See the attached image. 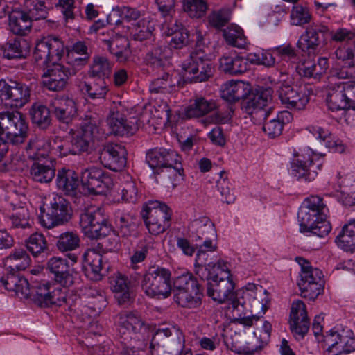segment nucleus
Here are the masks:
<instances>
[{
	"label": "nucleus",
	"instance_id": "nucleus-1",
	"mask_svg": "<svg viewBox=\"0 0 355 355\" xmlns=\"http://www.w3.org/2000/svg\"><path fill=\"white\" fill-rule=\"evenodd\" d=\"M210 276L204 280L207 282V295L213 300L218 303L229 302L228 309L232 308L233 312L242 311L245 304L250 305L251 313L255 314L241 318V323L245 326L250 327L254 321H257L259 316L257 314L265 313L268 299L266 290H263L261 286L248 284L242 291L234 292V284L229 268L222 275L220 271H214Z\"/></svg>",
	"mask_w": 355,
	"mask_h": 355
},
{
	"label": "nucleus",
	"instance_id": "nucleus-2",
	"mask_svg": "<svg viewBox=\"0 0 355 355\" xmlns=\"http://www.w3.org/2000/svg\"><path fill=\"white\" fill-rule=\"evenodd\" d=\"M328 213L329 209L321 197L311 196L307 198L297 213L300 232L319 237L327 236L331 230L330 223L327 220Z\"/></svg>",
	"mask_w": 355,
	"mask_h": 355
},
{
	"label": "nucleus",
	"instance_id": "nucleus-3",
	"mask_svg": "<svg viewBox=\"0 0 355 355\" xmlns=\"http://www.w3.org/2000/svg\"><path fill=\"white\" fill-rule=\"evenodd\" d=\"M195 40L198 49L191 51L189 56L182 62V78L185 83H202L212 76V64L202 49L205 46L202 32L196 29L192 35L191 40Z\"/></svg>",
	"mask_w": 355,
	"mask_h": 355
},
{
	"label": "nucleus",
	"instance_id": "nucleus-4",
	"mask_svg": "<svg viewBox=\"0 0 355 355\" xmlns=\"http://www.w3.org/2000/svg\"><path fill=\"white\" fill-rule=\"evenodd\" d=\"M28 123L19 111L0 112V141L12 144H22L28 136Z\"/></svg>",
	"mask_w": 355,
	"mask_h": 355
},
{
	"label": "nucleus",
	"instance_id": "nucleus-5",
	"mask_svg": "<svg viewBox=\"0 0 355 355\" xmlns=\"http://www.w3.org/2000/svg\"><path fill=\"white\" fill-rule=\"evenodd\" d=\"M40 222L48 229L62 225L71 217L69 202L62 196L53 193L40 207Z\"/></svg>",
	"mask_w": 355,
	"mask_h": 355
},
{
	"label": "nucleus",
	"instance_id": "nucleus-6",
	"mask_svg": "<svg viewBox=\"0 0 355 355\" xmlns=\"http://www.w3.org/2000/svg\"><path fill=\"white\" fill-rule=\"evenodd\" d=\"M80 226L83 234L91 239L110 235L112 227L103 210L96 206L85 207L80 214Z\"/></svg>",
	"mask_w": 355,
	"mask_h": 355
},
{
	"label": "nucleus",
	"instance_id": "nucleus-7",
	"mask_svg": "<svg viewBox=\"0 0 355 355\" xmlns=\"http://www.w3.org/2000/svg\"><path fill=\"white\" fill-rule=\"evenodd\" d=\"M101 117L96 113L85 115L79 129L70 132V138L76 154L88 151L95 139L101 136Z\"/></svg>",
	"mask_w": 355,
	"mask_h": 355
},
{
	"label": "nucleus",
	"instance_id": "nucleus-8",
	"mask_svg": "<svg viewBox=\"0 0 355 355\" xmlns=\"http://www.w3.org/2000/svg\"><path fill=\"white\" fill-rule=\"evenodd\" d=\"M146 162L155 171L166 168L173 175V181H178L183 175V168L180 155L173 150L164 148H155L146 153Z\"/></svg>",
	"mask_w": 355,
	"mask_h": 355
},
{
	"label": "nucleus",
	"instance_id": "nucleus-9",
	"mask_svg": "<svg viewBox=\"0 0 355 355\" xmlns=\"http://www.w3.org/2000/svg\"><path fill=\"white\" fill-rule=\"evenodd\" d=\"M141 216L151 234L158 235L171 226V211L166 204L159 201L150 200L146 203Z\"/></svg>",
	"mask_w": 355,
	"mask_h": 355
},
{
	"label": "nucleus",
	"instance_id": "nucleus-10",
	"mask_svg": "<svg viewBox=\"0 0 355 355\" xmlns=\"http://www.w3.org/2000/svg\"><path fill=\"white\" fill-rule=\"evenodd\" d=\"M171 276V272L168 269L150 268L143 277L142 290L150 297L166 298L172 291Z\"/></svg>",
	"mask_w": 355,
	"mask_h": 355
},
{
	"label": "nucleus",
	"instance_id": "nucleus-11",
	"mask_svg": "<svg viewBox=\"0 0 355 355\" xmlns=\"http://www.w3.org/2000/svg\"><path fill=\"white\" fill-rule=\"evenodd\" d=\"M296 259L301 266L300 279L297 282L301 296L314 300L323 290L322 272L313 268L307 260L302 257Z\"/></svg>",
	"mask_w": 355,
	"mask_h": 355
},
{
	"label": "nucleus",
	"instance_id": "nucleus-12",
	"mask_svg": "<svg viewBox=\"0 0 355 355\" xmlns=\"http://www.w3.org/2000/svg\"><path fill=\"white\" fill-rule=\"evenodd\" d=\"M327 355H345L355 351V337L348 327L336 326L324 337Z\"/></svg>",
	"mask_w": 355,
	"mask_h": 355
},
{
	"label": "nucleus",
	"instance_id": "nucleus-13",
	"mask_svg": "<svg viewBox=\"0 0 355 355\" xmlns=\"http://www.w3.org/2000/svg\"><path fill=\"white\" fill-rule=\"evenodd\" d=\"M67 287L60 288L57 284H51L48 282L37 283L35 284L34 300L40 306H49L50 305L62 306L73 303L78 299L71 296H67Z\"/></svg>",
	"mask_w": 355,
	"mask_h": 355
},
{
	"label": "nucleus",
	"instance_id": "nucleus-14",
	"mask_svg": "<svg viewBox=\"0 0 355 355\" xmlns=\"http://www.w3.org/2000/svg\"><path fill=\"white\" fill-rule=\"evenodd\" d=\"M322 165V158L307 148L303 153L295 155L291 162V172L297 179L304 178L310 182L315 180Z\"/></svg>",
	"mask_w": 355,
	"mask_h": 355
},
{
	"label": "nucleus",
	"instance_id": "nucleus-15",
	"mask_svg": "<svg viewBox=\"0 0 355 355\" xmlns=\"http://www.w3.org/2000/svg\"><path fill=\"white\" fill-rule=\"evenodd\" d=\"M64 53V45L58 37L48 36L38 40L33 57L38 65L49 66L58 62Z\"/></svg>",
	"mask_w": 355,
	"mask_h": 355
},
{
	"label": "nucleus",
	"instance_id": "nucleus-16",
	"mask_svg": "<svg viewBox=\"0 0 355 355\" xmlns=\"http://www.w3.org/2000/svg\"><path fill=\"white\" fill-rule=\"evenodd\" d=\"M330 110H340L355 105V81L330 83L327 96Z\"/></svg>",
	"mask_w": 355,
	"mask_h": 355
},
{
	"label": "nucleus",
	"instance_id": "nucleus-17",
	"mask_svg": "<svg viewBox=\"0 0 355 355\" xmlns=\"http://www.w3.org/2000/svg\"><path fill=\"white\" fill-rule=\"evenodd\" d=\"M29 87L21 82L0 80V98L7 106L21 108L30 101Z\"/></svg>",
	"mask_w": 355,
	"mask_h": 355
},
{
	"label": "nucleus",
	"instance_id": "nucleus-18",
	"mask_svg": "<svg viewBox=\"0 0 355 355\" xmlns=\"http://www.w3.org/2000/svg\"><path fill=\"white\" fill-rule=\"evenodd\" d=\"M83 187L90 194L102 195L112 187L113 180L110 174L98 167L85 168L81 172Z\"/></svg>",
	"mask_w": 355,
	"mask_h": 355
},
{
	"label": "nucleus",
	"instance_id": "nucleus-19",
	"mask_svg": "<svg viewBox=\"0 0 355 355\" xmlns=\"http://www.w3.org/2000/svg\"><path fill=\"white\" fill-rule=\"evenodd\" d=\"M76 73L75 69L55 62L46 67L42 76V85L50 91H62L68 85L69 78Z\"/></svg>",
	"mask_w": 355,
	"mask_h": 355
},
{
	"label": "nucleus",
	"instance_id": "nucleus-20",
	"mask_svg": "<svg viewBox=\"0 0 355 355\" xmlns=\"http://www.w3.org/2000/svg\"><path fill=\"white\" fill-rule=\"evenodd\" d=\"M277 92L282 103L287 108L302 110L309 101V92L305 85L282 83Z\"/></svg>",
	"mask_w": 355,
	"mask_h": 355
},
{
	"label": "nucleus",
	"instance_id": "nucleus-21",
	"mask_svg": "<svg viewBox=\"0 0 355 355\" xmlns=\"http://www.w3.org/2000/svg\"><path fill=\"white\" fill-rule=\"evenodd\" d=\"M148 327L136 313L124 311L119 315V333L120 338L125 341L144 338L146 340Z\"/></svg>",
	"mask_w": 355,
	"mask_h": 355
},
{
	"label": "nucleus",
	"instance_id": "nucleus-22",
	"mask_svg": "<svg viewBox=\"0 0 355 355\" xmlns=\"http://www.w3.org/2000/svg\"><path fill=\"white\" fill-rule=\"evenodd\" d=\"M335 63L331 69V78H355V62L350 45H340L331 55Z\"/></svg>",
	"mask_w": 355,
	"mask_h": 355
},
{
	"label": "nucleus",
	"instance_id": "nucleus-23",
	"mask_svg": "<svg viewBox=\"0 0 355 355\" xmlns=\"http://www.w3.org/2000/svg\"><path fill=\"white\" fill-rule=\"evenodd\" d=\"M198 249L196 253V257L195 260V273L200 279H205L210 277L211 275L214 273V271H220V275L224 271L227 272L228 270V263L223 261L219 260L217 263H209L207 264V252H214L216 245V243H212V247L204 246V243H198Z\"/></svg>",
	"mask_w": 355,
	"mask_h": 355
},
{
	"label": "nucleus",
	"instance_id": "nucleus-24",
	"mask_svg": "<svg viewBox=\"0 0 355 355\" xmlns=\"http://www.w3.org/2000/svg\"><path fill=\"white\" fill-rule=\"evenodd\" d=\"M190 236L193 241L198 243H204L205 247H212V243L216 239V230L211 220L201 216L194 219L189 226Z\"/></svg>",
	"mask_w": 355,
	"mask_h": 355
},
{
	"label": "nucleus",
	"instance_id": "nucleus-25",
	"mask_svg": "<svg viewBox=\"0 0 355 355\" xmlns=\"http://www.w3.org/2000/svg\"><path fill=\"white\" fill-rule=\"evenodd\" d=\"M109 282L114 297L120 305L130 304L135 297V282L127 275L116 272L109 277Z\"/></svg>",
	"mask_w": 355,
	"mask_h": 355
},
{
	"label": "nucleus",
	"instance_id": "nucleus-26",
	"mask_svg": "<svg viewBox=\"0 0 355 355\" xmlns=\"http://www.w3.org/2000/svg\"><path fill=\"white\" fill-rule=\"evenodd\" d=\"M273 90L270 87H261L256 90L255 92H250V94L242 102V109L248 114H252L257 112H262L261 116L266 119L271 110L265 111V107H268L272 101V95Z\"/></svg>",
	"mask_w": 355,
	"mask_h": 355
},
{
	"label": "nucleus",
	"instance_id": "nucleus-27",
	"mask_svg": "<svg viewBox=\"0 0 355 355\" xmlns=\"http://www.w3.org/2000/svg\"><path fill=\"white\" fill-rule=\"evenodd\" d=\"M127 151L121 144L110 143L103 146L99 153L102 165L114 171H121L126 165Z\"/></svg>",
	"mask_w": 355,
	"mask_h": 355
},
{
	"label": "nucleus",
	"instance_id": "nucleus-28",
	"mask_svg": "<svg viewBox=\"0 0 355 355\" xmlns=\"http://www.w3.org/2000/svg\"><path fill=\"white\" fill-rule=\"evenodd\" d=\"M49 106L51 114L60 123L69 124L77 116L76 103L68 96H60L51 99Z\"/></svg>",
	"mask_w": 355,
	"mask_h": 355
},
{
	"label": "nucleus",
	"instance_id": "nucleus-29",
	"mask_svg": "<svg viewBox=\"0 0 355 355\" xmlns=\"http://www.w3.org/2000/svg\"><path fill=\"white\" fill-rule=\"evenodd\" d=\"M310 322L306 306L301 300L292 303L290 313V328L297 339L303 338L309 329Z\"/></svg>",
	"mask_w": 355,
	"mask_h": 355
},
{
	"label": "nucleus",
	"instance_id": "nucleus-30",
	"mask_svg": "<svg viewBox=\"0 0 355 355\" xmlns=\"http://www.w3.org/2000/svg\"><path fill=\"white\" fill-rule=\"evenodd\" d=\"M173 333L178 334L175 327L158 329L151 340L150 346L151 355H178L181 347L180 343L177 349H170L167 346L169 337Z\"/></svg>",
	"mask_w": 355,
	"mask_h": 355
},
{
	"label": "nucleus",
	"instance_id": "nucleus-31",
	"mask_svg": "<svg viewBox=\"0 0 355 355\" xmlns=\"http://www.w3.org/2000/svg\"><path fill=\"white\" fill-rule=\"evenodd\" d=\"M47 269L54 275V280L63 287H69L74 283V271L67 259L53 257L47 263Z\"/></svg>",
	"mask_w": 355,
	"mask_h": 355
},
{
	"label": "nucleus",
	"instance_id": "nucleus-32",
	"mask_svg": "<svg viewBox=\"0 0 355 355\" xmlns=\"http://www.w3.org/2000/svg\"><path fill=\"white\" fill-rule=\"evenodd\" d=\"M161 29L163 34L173 36L169 42L171 48L182 49L188 45L191 41L189 31L177 20L164 21L161 24Z\"/></svg>",
	"mask_w": 355,
	"mask_h": 355
},
{
	"label": "nucleus",
	"instance_id": "nucleus-33",
	"mask_svg": "<svg viewBox=\"0 0 355 355\" xmlns=\"http://www.w3.org/2000/svg\"><path fill=\"white\" fill-rule=\"evenodd\" d=\"M329 33L327 26L322 24L313 23L309 26L304 33L301 35L299 43L303 51H315L321 43V38Z\"/></svg>",
	"mask_w": 355,
	"mask_h": 355
},
{
	"label": "nucleus",
	"instance_id": "nucleus-34",
	"mask_svg": "<svg viewBox=\"0 0 355 355\" xmlns=\"http://www.w3.org/2000/svg\"><path fill=\"white\" fill-rule=\"evenodd\" d=\"M1 282L6 290L21 295V297L27 298L31 295L34 297L35 285L30 286L28 280L19 274L10 272L6 277L1 278Z\"/></svg>",
	"mask_w": 355,
	"mask_h": 355
},
{
	"label": "nucleus",
	"instance_id": "nucleus-35",
	"mask_svg": "<svg viewBox=\"0 0 355 355\" xmlns=\"http://www.w3.org/2000/svg\"><path fill=\"white\" fill-rule=\"evenodd\" d=\"M230 336L231 349L239 354L251 355L262 349L261 345L255 343L258 342V338L256 337L255 333L249 341L246 340L247 336L243 331L241 333L234 331V334H231Z\"/></svg>",
	"mask_w": 355,
	"mask_h": 355
},
{
	"label": "nucleus",
	"instance_id": "nucleus-36",
	"mask_svg": "<svg viewBox=\"0 0 355 355\" xmlns=\"http://www.w3.org/2000/svg\"><path fill=\"white\" fill-rule=\"evenodd\" d=\"M250 85L243 81H227L221 87V97L230 103H234L245 98L250 94Z\"/></svg>",
	"mask_w": 355,
	"mask_h": 355
},
{
	"label": "nucleus",
	"instance_id": "nucleus-37",
	"mask_svg": "<svg viewBox=\"0 0 355 355\" xmlns=\"http://www.w3.org/2000/svg\"><path fill=\"white\" fill-rule=\"evenodd\" d=\"M107 122L111 132L115 135H132L137 129L135 123L128 121L123 114L118 110H114V109L110 111Z\"/></svg>",
	"mask_w": 355,
	"mask_h": 355
},
{
	"label": "nucleus",
	"instance_id": "nucleus-38",
	"mask_svg": "<svg viewBox=\"0 0 355 355\" xmlns=\"http://www.w3.org/2000/svg\"><path fill=\"white\" fill-rule=\"evenodd\" d=\"M329 68L327 58L321 57L317 62L308 60L300 62L297 66V72L300 76L319 80L327 72Z\"/></svg>",
	"mask_w": 355,
	"mask_h": 355
},
{
	"label": "nucleus",
	"instance_id": "nucleus-39",
	"mask_svg": "<svg viewBox=\"0 0 355 355\" xmlns=\"http://www.w3.org/2000/svg\"><path fill=\"white\" fill-rule=\"evenodd\" d=\"M55 182L58 189L66 195H77L80 182L78 175L74 171L66 168L58 170Z\"/></svg>",
	"mask_w": 355,
	"mask_h": 355
},
{
	"label": "nucleus",
	"instance_id": "nucleus-40",
	"mask_svg": "<svg viewBox=\"0 0 355 355\" xmlns=\"http://www.w3.org/2000/svg\"><path fill=\"white\" fill-rule=\"evenodd\" d=\"M33 21L24 10H15L9 15L10 29L15 35H28L31 31Z\"/></svg>",
	"mask_w": 355,
	"mask_h": 355
},
{
	"label": "nucleus",
	"instance_id": "nucleus-41",
	"mask_svg": "<svg viewBox=\"0 0 355 355\" xmlns=\"http://www.w3.org/2000/svg\"><path fill=\"white\" fill-rule=\"evenodd\" d=\"M83 269L91 279H101L103 270V256L94 250H89L84 254Z\"/></svg>",
	"mask_w": 355,
	"mask_h": 355
},
{
	"label": "nucleus",
	"instance_id": "nucleus-42",
	"mask_svg": "<svg viewBox=\"0 0 355 355\" xmlns=\"http://www.w3.org/2000/svg\"><path fill=\"white\" fill-rule=\"evenodd\" d=\"M105 43L112 55H113L116 61L125 62L130 55L129 49V42L123 36L116 35L110 40H106Z\"/></svg>",
	"mask_w": 355,
	"mask_h": 355
},
{
	"label": "nucleus",
	"instance_id": "nucleus-43",
	"mask_svg": "<svg viewBox=\"0 0 355 355\" xmlns=\"http://www.w3.org/2000/svg\"><path fill=\"white\" fill-rule=\"evenodd\" d=\"M293 116L290 112H279L275 118L265 122L263 130L270 137H277L282 134L284 125L291 122Z\"/></svg>",
	"mask_w": 355,
	"mask_h": 355
},
{
	"label": "nucleus",
	"instance_id": "nucleus-44",
	"mask_svg": "<svg viewBox=\"0 0 355 355\" xmlns=\"http://www.w3.org/2000/svg\"><path fill=\"white\" fill-rule=\"evenodd\" d=\"M180 82L177 78H173L168 73H164L150 85L149 89L154 94H171L176 90L177 87L180 86Z\"/></svg>",
	"mask_w": 355,
	"mask_h": 355
},
{
	"label": "nucleus",
	"instance_id": "nucleus-45",
	"mask_svg": "<svg viewBox=\"0 0 355 355\" xmlns=\"http://www.w3.org/2000/svg\"><path fill=\"white\" fill-rule=\"evenodd\" d=\"M1 51L3 58L8 60L25 58L28 53L26 41L23 39H11L3 44Z\"/></svg>",
	"mask_w": 355,
	"mask_h": 355
},
{
	"label": "nucleus",
	"instance_id": "nucleus-46",
	"mask_svg": "<svg viewBox=\"0 0 355 355\" xmlns=\"http://www.w3.org/2000/svg\"><path fill=\"white\" fill-rule=\"evenodd\" d=\"M171 49L166 46H156L149 51L144 57L145 63L153 69H160L165 66L171 57Z\"/></svg>",
	"mask_w": 355,
	"mask_h": 355
},
{
	"label": "nucleus",
	"instance_id": "nucleus-47",
	"mask_svg": "<svg viewBox=\"0 0 355 355\" xmlns=\"http://www.w3.org/2000/svg\"><path fill=\"white\" fill-rule=\"evenodd\" d=\"M220 67L222 71L230 75H239L248 69L245 58L239 56H223L220 59Z\"/></svg>",
	"mask_w": 355,
	"mask_h": 355
},
{
	"label": "nucleus",
	"instance_id": "nucleus-48",
	"mask_svg": "<svg viewBox=\"0 0 355 355\" xmlns=\"http://www.w3.org/2000/svg\"><path fill=\"white\" fill-rule=\"evenodd\" d=\"M338 246L345 251L355 250V219L345 224L336 238Z\"/></svg>",
	"mask_w": 355,
	"mask_h": 355
},
{
	"label": "nucleus",
	"instance_id": "nucleus-49",
	"mask_svg": "<svg viewBox=\"0 0 355 355\" xmlns=\"http://www.w3.org/2000/svg\"><path fill=\"white\" fill-rule=\"evenodd\" d=\"M32 179L40 183H49L55 175V168L51 164L35 162L30 170Z\"/></svg>",
	"mask_w": 355,
	"mask_h": 355
},
{
	"label": "nucleus",
	"instance_id": "nucleus-50",
	"mask_svg": "<svg viewBox=\"0 0 355 355\" xmlns=\"http://www.w3.org/2000/svg\"><path fill=\"white\" fill-rule=\"evenodd\" d=\"M50 106L34 103L31 110L30 115L33 124L42 130L47 129L51 123Z\"/></svg>",
	"mask_w": 355,
	"mask_h": 355
},
{
	"label": "nucleus",
	"instance_id": "nucleus-51",
	"mask_svg": "<svg viewBox=\"0 0 355 355\" xmlns=\"http://www.w3.org/2000/svg\"><path fill=\"white\" fill-rule=\"evenodd\" d=\"M216 108V104L212 101L199 97L188 106L184 110V116L187 119L202 116Z\"/></svg>",
	"mask_w": 355,
	"mask_h": 355
},
{
	"label": "nucleus",
	"instance_id": "nucleus-52",
	"mask_svg": "<svg viewBox=\"0 0 355 355\" xmlns=\"http://www.w3.org/2000/svg\"><path fill=\"white\" fill-rule=\"evenodd\" d=\"M308 130L325 147L340 153L344 151V146L339 141L334 140L328 130L319 126H310Z\"/></svg>",
	"mask_w": 355,
	"mask_h": 355
},
{
	"label": "nucleus",
	"instance_id": "nucleus-53",
	"mask_svg": "<svg viewBox=\"0 0 355 355\" xmlns=\"http://www.w3.org/2000/svg\"><path fill=\"white\" fill-rule=\"evenodd\" d=\"M51 139L49 141L38 139H31L28 144L27 150L30 158L40 160L51 154Z\"/></svg>",
	"mask_w": 355,
	"mask_h": 355
},
{
	"label": "nucleus",
	"instance_id": "nucleus-54",
	"mask_svg": "<svg viewBox=\"0 0 355 355\" xmlns=\"http://www.w3.org/2000/svg\"><path fill=\"white\" fill-rule=\"evenodd\" d=\"M202 292L201 287L194 291H182L174 294L175 301L181 306L196 308L201 304Z\"/></svg>",
	"mask_w": 355,
	"mask_h": 355
},
{
	"label": "nucleus",
	"instance_id": "nucleus-55",
	"mask_svg": "<svg viewBox=\"0 0 355 355\" xmlns=\"http://www.w3.org/2000/svg\"><path fill=\"white\" fill-rule=\"evenodd\" d=\"M51 154L63 157L76 155L70 137H55L51 139Z\"/></svg>",
	"mask_w": 355,
	"mask_h": 355
},
{
	"label": "nucleus",
	"instance_id": "nucleus-56",
	"mask_svg": "<svg viewBox=\"0 0 355 355\" xmlns=\"http://www.w3.org/2000/svg\"><path fill=\"white\" fill-rule=\"evenodd\" d=\"M223 36L229 44L239 49H244L247 44V39L241 27L231 24L223 31Z\"/></svg>",
	"mask_w": 355,
	"mask_h": 355
},
{
	"label": "nucleus",
	"instance_id": "nucleus-57",
	"mask_svg": "<svg viewBox=\"0 0 355 355\" xmlns=\"http://www.w3.org/2000/svg\"><path fill=\"white\" fill-rule=\"evenodd\" d=\"M82 90L85 91L88 97L92 100L103 101L105 99L108 88L104 79L98 78L92 83L85 82Z\"/></svg>",
	"mask_w": 355,
	"mask_h": 355
},
{
	"label": "nucleus",
	"instance_id": "nucleus-58",
	"mask_svg": "<svg viewBox=\"0 0 355 355\" xmlns=\"http://www.w3.org/2000/svg\"><path fill=\"white\" fill-rule=\"evenodd\" d=\"M30 257L23 249L15 250L7 259L6 265L10 268V272L15 270H24L30 264Z\"/></svg>",
	"mask_w": 355,
	"mask_h": 355
},
{
	"label": "nucleus",
	"instance_id": "nucleus-59",
	"mask_svg": "<svg viewBox=\"0 0 355 355\" xmlns=\"http://www.w3.org/2000/svg\"><path fill=\"white\" fill-rule=\"evenodd\" d=\"M80 242V237L76 232H65L58 236L55 244L59 251L64 252L78 248Z\"/></svg>",
	"mask_w": 355,
	"mask_h": 355
},
{
	"label": "nucleus",
	"instance_id": "nucleus-60",
	"mask_svg": "<svg viewBox=\"0 0 355 355\" xmlns=\"http://www.w3.org/2000/svg\"><path fill=\"white\" fill-rule=\"evenodd\" d=\"M201 287L197 279L190 272L184 273L175 278L173 281V293L182 291H194Z\"/></svg>",
	"mask_w": 355,
	"mask_h": 355
},
{
	"label": "nucleus",
	"instance_id": "nucleus-61",
	"mask_svg": "<svg viewBox=\"0 0 355 355\" xmlns=\"http://www.w3.org/2000/svg\"><path fill=\"white\" fill-rule=\"evenodd\" d=\"M112 67L111 62L106 57L96 55L93 58L90 74L93 77L105 80V78H107L110 75Z\"/></svg>",
	"mask_w": 355,
	"mask_h": 355
},
{
	"label": "nucleus",
	"instance_id": "nucleus-62",
	"mask_svg": "<svg viewBox=\"0 0 355 355\" xmlns=\"http://www.w3.org/2000/svg\"><path fill=\"white\" fill-rule=\"evenodd\" d=\"M115 223L118 236L128 239L135 235L136 224L130 216L125 214L116 216Z\"/></svg>",
	"mask_w": 355,
	"mask_h": 355
},
{
	"label": "nucleus",
	"instance_id": "nucleus-63",
	"mask_svg": "<svg viewBox=\"0 0 355 355\" xmlns=\"http://www.w3.org/2000/svg\"><path fill=\"white\" fill-rule=\"evenodd\" d=\"M24 4L27 9L26 13L33 20L37 21L47 17L48 8L46 6L45 0L24 1Z\"/></svg>",
	"mask_w": 355,
	"mask_h": 355
},
{
	"label": "nucleus",
	"instance_id": "nucleus-64",
	"mask_svg": "<svg viewBox=\"0 0 355 355\" xmlns=\"http://www.w3.org/2000/svg\"><path fill=\"white\" fill-rule=\"evenodd\" d=\"M28 250L34 256L43 252L47 248V243L44 236L40 233L31 234L26 241Z\"/></svg>",
	"mask_w": 355,
	"mask_h": 355
}]
</instances>
